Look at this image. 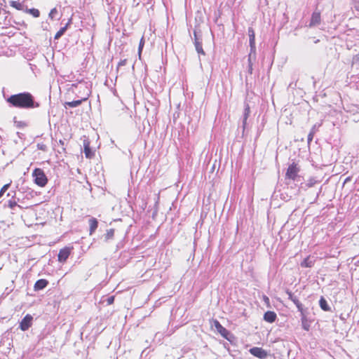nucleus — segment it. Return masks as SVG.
<instances>
[{
    "label": "nucleus",
    "mask_w": 359,
    "mask_h": 359,
    "mask_svg": "<svg viewBox=\"0 0 359 359\" xmlns=\"http://www.w3.org/2000/svg\"><path fill=\"white\" fill-rule=\"evenodd\" d=\"M6 102L12 107L20 109H33L39 107L34 96L28 92L12 95L6 99Z\"/></svg>",
    "instance_id": "obj_1"
},
{
    "label": "nucleus",
    "mask_w": 359,
    "mask_h": 359,
    "mask_svg": "<svg viewBox=\"0 0 359 359\" xmlns=\"http://www.w3.org/2000/svg\"><path fill=\"white\" fill-rule=\"evenodd\" d=\"M99 144L94 138H86L83 140V152L86 157L95 156L98 154Z\"/></svg>",
    "instance_id": "obj_2"
},
{
    "label": "nucleus",
    "mask_w": 359,
    "mask_h": 359,
    "mask_svg": "<svg viewBox=\"0 0 359 359\" xmlns=\"http://www.w3.org/2000/svg\"><path fill=\"white\" fill-rule=\"evenodd\" d=\"M32 176L34 177V183L39 187H43L47 184L48 178L43 170L40 168L34 169L32 173Z\"/></svg>",
    "instance_id": "obj_3"
},
{
    "label": "nucleus",
    "mask_w": 359,
    "mask_h": 359,
    "mask_svg": "<svg viewBox=\"0 0 359 359\" xmlns=\"http://www.w3.org/2000/svg\"><path fill=\"white\" fill-rule=\"evenodd\" d=\"M300 172V166L298 165V163L293 162L291 164L289 165L286 174H285V178L292 180H297L299 175V173Z\"/></svg>",
    "instance_id": "obj_4"
},
{
    "label": "nucleus",
    "mask_w": 359,
    "mask_h": 359,
    "mask_svg": "<svg viewBox=\"0 0 359 359\" xmlns=\"http://www.w3.org/2000/svg\"><path fill=\"white\" fill-rule=\"evenodd\" d=\"M11 13L9 11L0 7V26L7 28L11 25Z\"/></svg>",
    "instance_id": "obj_5"
},
{
    "label": "nucleus",
    "mask_w": 359,
    "mask_h": 359,
    "mask_svg": "<svg viewBox=\"0 0 359 359\" xmlns=\"http://www.w3.org/2000/svg\"><path fill=\"white\" fill-rule=\"evenodd\" d=\"M83 91H85L84 96L81 97L80 100H74L72 102H67L65 103V107H67V106L69 107H76L79 106L83 101H86L89 96V90H88L86 86L83 87Z\"/></svg>",
    "instance_id": "obj_6"
},
{
    "label": "nucleus",
    "mask_w": 359,
    "mask_h": 359,
    "mask_svg": "<svg viewBox=\"0 0 359 359\" xmlns=\"http://www.w3.org/2000/svg\"><path fill=\"white\" fill-rule=\"evenodd\" d=\"M72 250L73 247H65L60 249L57 255L58 261L61 263L65 262L70 255Z\"/></svg>",
    "instance_id": "obj_7"
},
{
    "label": "nucleus",
    "mask_w": 359,
    "mask_h": 359,
    "mask_svg": "<svg viewBox=\"0 0 359 359\" xmlns=\"http://www.w3.org/2000/svg\"><path fill=\"white\" fill-rule=\"evenodd\" d=\"M249 351L252 355L259 359H266L269 355L268 352L261 347L251 348Z\"/></svg>",
    "instance_id": "obj_8"
},
{
    "label": "nucleus",
    "mask_w": 359,
    "mask_h": 359,
    "mask_svg": "<svg viewBox=\"0 0 359 359\" xmlns=\"http://www.w3.org/2000/svg\"><path fill=\"white\" fill-rule=\"evenodd\" d=\"M32 316L30 314H27L20 323L19 327L22 331H26L32 325Z\"/></svg>",
    "instance_id": "obj_9"
},
{
    "label": "nucleus",
    "mask_w": 359,
    "mask_h": 359,
    "mask_svg": "<svg viewBox=\"0 0 359 359\" xmlns=\"http://www.w3.org/2000/svg\"><path fill=\"white\" fill-rule=\"evenodd\" d=\"M248 32L249 43H250V53H256L255 31L252 27H249Z\"/></svg>",
    "instance_id": "obj_10"
},
{
    "label": "nucleus",
    "mask_w": 359,
    "mask_h": 359,
    "mask_svg": "<svg viewBox=\"0 0 359 359\" xmlns=\"http://www.w3.org/2000/svg\"><path fill=\"white\" fill-rule=\"evenodd\" d=\"M214 325L217 330V331L225 339H229V335L230 332L224 327L218 320L214 321Z\"/></svg>",
    "instance_id": "obj_11"
},
{
    "label": "nucleus",
    "mask_w": 359,
    "mask_h": 359,
    "mask_svg": "<svg viewBox=\"0 0 359 359\" xmlns=\"http://www.w3.org/2000/svg\"><path fill=\"white\" fill-rule=\"evenodd\" d=\"M287 294L288 295V299L291 300L297 307L298 311L301 313H303V305L299 301L298 298L294 296L292 292L287 290L286 291Z\"/></svg>",
    "instance_id": "obj_12"
},
{
    "label": "nucleus",
    "mask_w": 359,
    "mask_h": 359,
    "mask_svg": "<svg viewBox=\"0 0 359 359\" xmlns=\"http://www.w3.org/2000/svg\"><path fill=\"white\" fill-rule=\"evenodd\" d=\"M48 285V281L46 279H39L36 280L34 285V290L35 291L41 290L44 289Z\"/></svg>",
    "instance_id": "obj_13"
},
{
    "label": "nucleus",
    "mask_w": 359,
    "mask_h": 359,
    "mask_svg": "<svg viewBox=\"0 0 359 359\" xmlns=\"http://www.w3.org/2000/svg\"><path fill=\"white\" fill-rule=\"evenodd\" d=\"M320 22V13L319 12H313L311 16L310 27L318 25Z\"/></svg>",
    "instance_id": "obj_14"
},
{
    "label": "nucleus",
    "mask_w": 359,
    "mask_h": 359,
    "mask_svg": "<svg viewBox=\"0 0 359 359\" xmlns=\"http://www.w3.org/2000/svg\"><path fill=\"white\" fill-rule=\"evenodd\" d=\"M276 314L273 311H266L264 315V320L268 323H273L276 319Z\"/></svg>",
    "instance_id": "obj_15"
},
{
    "label": "nucleus",
    "mask_w": 359,
    "mask_h": 359,
    "mask_svg": "<svg viewBox=\"0 0 359 359\" xmlns=\"http://www.w3.org/2000/svg\"><path fill=\"white\" fill-rule=\"evenodd\" d=\"M348 112L353 114V115L355 116L354 118L355 121H358L359 120V107L357 105H351L348 107V109L346 110Z\"/></svg>",
    "instance_id": "obj_16"
},
{
    "label": "nucleus",
    "mask_w": 359,
    "mask_h": 359,
    "mask_svg": "<svg viewBox=\"0 0 359 359\" xmlns=\"http://www.w3.org/2000/svg\"><path fill=\"white\" fill-rule=\"evenodd\" d=\"M71 22H72V18L69 19V20H68L67 23L65 25V26L60 28V29L55 34V35L54 36V39L55 40L59 39L65 34V32L67 29L69 25L71 24Z\"/></svg>",
    "instance_id": "obj_17"
},
{
    "label": "nucleus",
    "mask_w": 359,
    "mask_h": 359,
    "mask_svg": "<svg viewBox=\"0 0 359 359\" xmlns=\"http://www.w3.org/2000/svg\"><path fill=\"white\" fill-rule=\"evenodd\" d=\"M315 259L310 256L305 258L301 263V266L311 268L314 265Z\"/></svg>",
    "instance_id": "obj_18"
},
{
    "label": "nucleus",
    "mask_w": 359,
    "mask_h": 359,
    "mask_svg": "<svg viewBox=\"0 0 359 359\" xmlns=\"http://www.w3.org/2000/svg\"><path fill=\"white\" fill-rule=\"evenodd\" d=\"M88 223H89V226H90L89 231H90V234L91 235L95 232V231L97 228L98 222H97V219L92 217L89 219Z\"/></svg>",
    "instance_id": "obj_19"
},
{
    "label": "nucleus",
    "mask_w": 359,
    "mask_h": 359,
    "mask_svg": "<svg viewBox=\"0 0 359 359\" xmlns=\"http://www.w3.org/2000/svg\"><path fill=\"white\" fill-rule=\"evenodd\" d=\"M194 37H195L194 45H195L196 50L197 51V53L198 54L205 55V52L203 51L202 44L198 41V39L197 38L196 32H194Z\"/></svg>",
    "instance_id": "obj_20"
},
{
    "label": "nucleus",
    "mask_w": 359,
    "mask_h": 359,
    "mask_svg": "<svg viewBox=\"0 0 359 359\" xmlns=\"http://www.w3.org/2000/svg\"><path fill=\"white\" fill-rule=\"evenodd\" d=\"M255 58H256V53H249V55H248V72L250 74L252 73V65H253L252 60H255Z\"/></svg>",
    "instance_id": "obj_21"
},
{
    "label": "nucleus",
    "mask_w": 359,
    "mask_h": 359,
    "mask_svg": "<svg viewBox=\"0 0 359 359\" xmlns=\"http://www.w3.org/2000/svg\"><path fill=\"white\" fill-rule=\"evenodd\" d=\"M302 313V328L306 330L309 331L310 329V323L307 320L306 317L304 316V312Z\"/></svg>",
    "instance_id": "obj_22"
},
{
    "label": "nucleus",
    "mask_w": 359,
    "mask_h": 359,
    "mask_svg": "<svg viewBox=\"0 0 359 359\" xmlns=\"http://www.w3.org/2000/svg\"><path fill=\"white\" fill-rule=\"evenodd\" d=\"M319 304H320V308L325 311H330V307L329 306L327 301L325 300V299L324 297H321L320 301H319Z\"/></svg>",
    "instance_id": "obj_23"
},
{
    "label": "nucleus",
    "mask_w": 359,
    "mask_h": 359,
    "mask_svg": "<svg viewBox=\"0 0 359 359\" xmlns=\"http://www.w3.org/2000/svg\"><path fill=\"white\" fill-rule=\"evenodd\" d=\"M250 107L248 104H245V109H244V114H243V127L245 126L246 125V123H247V119L250 115Z\"/></svg>",
    "instance_id": "obj_24"
},
{
    "label": "nucleus",
    "mask_w": 359,
    "mask_h": 359,
    "mask_svg": "<svg viewBox=\"0 0 359 359\" xmlns=\"http://www.w3.org/2000/svg\"><path fill=\"white\" fill-rule=\"evenodd\" d=\"M10 5L13 8H15L17 10L21 11L22 10V4L20 2L16 1H10Z\"/></svg>",
    "instance_id": "obj_25"
},
{
    "label": "nucleus",
    "mask_w": 359,
    "mask_h": 359,
    "mask_svg": "<svg viewBox=\"0 0 359 359\" xmlns=\"http://www.w3.org/2000/svg\"><path fill=\"white\" fill-rule=\"evenodd\" d=\"M11 184H12V180H10V182L8 183L4 184L1 187V189H0V198L3 196V195L8 189V188L10 187Z\"/></svg>",
    "instance_id": "obj_26"
},
{
    "label": "nucleus",
    "mask_w": 359,
    "mask_h": 359,
    "mask_svg": "<svg viewBox=\"0 0 359 359\" xmlns=\"http://www.w3.org/2000/svg\"><path fill=\"white\" fill-rule=\"evenodd\" d=\"M29 13L33 15L34 18H38L40 15V12L36 8H30L27 11Z\"/></svg>",
    "instance_id": "obj_27"
},
{
    "label": "nucleus",
    "mask_w": 359,
    "mask_h": 359,
    "mask_svg": "<svg viewBox=\"0 0 359 359\" xmlns=\"http://www.w3.org/2000/svg\"><path fill=\"white\" fill-rule=\"evenodd\" d=\"M316 133V126H314L311 132L309 133V134L308 135V142H310L311 141H312L313 138V135Z\"/></svg>",
    "instance_id": "obj_28"
},
{
    "label": "nucleus",
    "mask_w": 359,
    "mask_h": 359,
    "mask_svg": "<svg viewBox=\"0 0 359 359\" xmlns=\"http://www.w3.org/2000/svg\"><path fill=\"white\" fill-rule=\"evenodd\" d=\"M57 14V10L56 8H53L50 10L49 13V18L53 20L55 17V15Z\"/></svg>",
    "instance_id": "obj_29"
},
{
    "label": "nucleus",
    "mask_w": 359,
    "mask_h": 359,
    "mask_svg": "<svg viewBox=\"0 0 359 359\" xmlns=\"http://www.w3.org/2000/svg\"><path fill=\"white\" fill-rule=\"evenodd\" d=\"M17 205H18V204H17V202L15 201L10 200L8 202V206L11 209H13Z\"/></svg>",
    "instance_id": "obj_30"
},
{
    "label": "nucleus",
    "mask_w": 359,
    "mask_h": 359,
    "mask_svg": "<svg viewBox=\"0 0 359 359\" xmlns=\"http://www.w3.org/2000/svg\"><path fill=\"white\" fill-rule=\"evenodd\" d=\"M16 126L19 128H22L27 126V123L24 121H18L16 123Z\"/></svg>",
    "instance_id": "obj_31"
},
{
    "label": "nucleus",
    "mask_w": 359,
    "mask_h": 359,
    "mask_svg": "<svg viewBox=\"0 0 359 359\" xmlns=\"http://www.w3.org/2000/svg\"><path fill=\"white\" fill-rule=\"evenodd\" d=\"M353 64L359 65V53L353 58Z\"/></svg>",
    "instance_id": "obj_32"
},
{
    "label": "nucleus",
    "mask_w": 359,
    "mask_h": 359,
    "mask_svg": "<svg viewBox=\"0 0 359 359\" xmlns=\"http://www.w3.org/2000/svg\"><path fill=\"white\" fill-rule=\"evenodd\" d=\"M143 46H144V41H143V38H142L141 40H140V45H139V48H138L139 49V53L141 52Z\"/></svg>",
    "instance_id": "obj_33"
},
{
    "label": "nucleus",
    "mask_w": 359,
    "mask_h": 359,
    "mask_svg": "<svg viewBox=\"0 0 359 359\" xmlns=\"http://www.w3.org/2000/svg\"><path fill=\"white\" fill-rule=\"evenodd\" d=\"M264 302H265L266 303H267V304L269 302V297H266V296H264Z\"/></svg>",
    "instance_id": "obj_34"
},
{
    "label": "nucleus",
    "mask_w": 359,
    "mask_h": 359,
    "mask_svg": "<svg viewBox=\"0 0 359 359\" xmlns=\"http://www.w3.org/2000/svg\"><path fill=\"white\" fill-rule=\"evenodd\" d=\"M107 301H108V303H109V304L112 303V297H109V298H108V299H107Z\"/></svg>",
    "instance_id": "obj_35"
}]
</instances>
